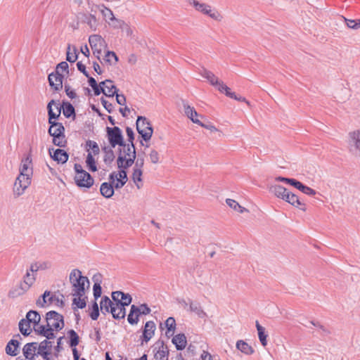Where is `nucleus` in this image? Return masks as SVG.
Returning a JSON list of instances; mask_svg holds the SVG:
<instances>
[{"instance_id":"obj_1","label":"nucleus","mask_w":360,"mask_h":360,"mask_svg":"<svg viewBox=\"0 0 360 360\" xmlns=\"http://www.w3.org/2000/svg\"><path fill=\"white\" fill-rule=\"evenodd\" d=\"M69 281L71 284V295L74 297L72 304L79 309L85 308L87 300L86 292L90 287L88 278L82 276L79 269H75L70 274Z\"/></svg>"},{"instance_id":"obj_2","label":"nucleus","mask_w":360,"mask_h":360,"mask_svg":"<svg viewBox=\"0 0 360 360\" xmlns=\"http://www.w3.org/2000/svg\"><path fill=\"white\" fill-rule=\"evenodd\" d=\"M19 172L20 174L17 176L13 185V194L15 197L22 195L31 184L33 167L30 155H27L21 160Z\"/></svg>"},{"instance_id":"obj_3","label":"nucleus","mask_w":360,"mask_h":360,"mask_svg":"<svg viewBox=\"0 0 360 360\" xmlns=\"http://www.w3.org/2000/svg\"><path fill=\"white\" fill-rule=\"evenodd\" d=\"M46 325L38 326L37 333L51 340L55 338L54 330L58 331L64 327L63 316L55 311H50L46 314Z\"/></svg>"},{"instance_id":"obj_4","label":"nucleus","mask_w":360,"mask_h":360,"mask_svg":"<svg viewBox=\"0 0 360 360\" xmlns=\"http://www.w3.org/2000/svg\"><path fill=\"white\" fill-rule=\"evenodd\" d=\"M200 75L205 79H207L211 85L214 86L221 93H224L226 96L233 98L236 101L245 102L248 105H250L248 101L245 98L237 96L234 92H232L229 87H228L223 82L219 81L212 72L203 69L200 72Z\"/></svg>"},{"instance_id":"obj_5","label":"nucleus","mask_w":360,"mask_h":360,"mask_svg":"<svg viewBox=\"0 0 360 360\" xmlns=\"http://www.w3.org/2000/svg\"><path fill=\"white\" fill-rule=\"evenodd\" d=\"M120 146L117 164L119 169H127L131 167L136 159V150L134 143H124Z\"/></svg>"},{"instance_id":"obj_6","label":"nucleus","mask_w":360,"mask_h":360,"mask_svg":"<svg viewBox=\"0 0 360 360\" xmlns=\"http://www.w3.org/2000/svg\"><path fill=\"white\" fill-rule=\"evenodd\" d=\"M188 5L192 6L196 12L202 15L209 16L210 18L220 22L223 16L221 13L211 5L198 0H185Z\"/></svg>"},{"instance_id":"obj_7","label":"nucleus","mask_w":360,"mask_h":360,"mask_svg":"<svg viewBox=\"0 0 360 360\" xmlns=\"http://www.w3.org/2000/svg\"><path fill=\"white\" fill-rule=\"evenodd\" d=\"M136 129L145 141L151 139L153 129L148 120L143 116H139L136 120Z\"/></svg>"},{"instance_id":"obj_8","label":"nucleus","mask_w":360,"mask_h":360,"mask_svg":"<svg viewBox=\"0 0 360 360\" xmlns=\"http://www.w3.org/2000/svg\"><path fill=\"white\" fill-rule=\"evenodd\" d=\"M347 143L349 153L355 157L360 158V129L348 134Z\"/></svg>"},{"instance_id":"obj_9","label":"nucleus","mask_w":360,"mask_h":360,"mask_svg":"<svg viewBox=\"0 0 360 360\" xmlns=\"http://www.w3.org/2000/svg\"><path fill=\"white\" fill-rule=\"evenodd\" d=\"M89 42L93 50L94 55L100 60L102 49L106 46L105 40L100 35L93 34L89 37Z\"/></svg>"},{"instance_id":"obj_10","label":"nucleus","mask_w":360,"mask_h":360,"mask_svg":"<svg viewBox=\"0 0 360 360\" xmlns=\"http://www.w3.org/2000/svg\"><path fill=\"white\" fill-rule=\"evenodd\" d=\"M107 133L112 148H115L117 145H122L124 142L122 131L118 127H107Z\"/></svg>"},{"instance_id":"obj_11","label":"nucleus","mask_w":360,"mask_h":360,"mask_svg":"<svg viewBox=\"0 0 360 360\" xmlns=\"http://www.w3.org/2000/svg\"><path fill=\"white\" fill-rule=\"evenodd\" d=\"M75 181L79 187L89 188L94 184V180L88 172H80L75 174Z\"/></svg>"},{"instance_id":"obj_12","label":"nucleus","mask_w":360,"mask_h":360,"mask_svg":"<svg viewBox=\"0 0 360 360\" xmlns=\"http://www.w3.org/2000/svg\"><path fill=\"white\" fill-rule=\"evenodd\" d=\"M48 114H49V122L51 125L52 124H59V122H56L53 121V120L56 119L60 115L61 107L59 103L55 102V101L51 100L47 106Z\"/></svg>"},{"instance_id":"obj_13","label":"nucleus","mask_w":360,"mask_h":360,"mask_svg":"<svg viewBox=\"0 0 360 360\" xmlns=\"http://www.w3.org/2000/svg\"><path fill=\"white\" fill-rule=\"evenodd\" d=\"M38 342H30L24 345L22 348V354L25 359L33 360L37 356Z\"/></svg>"},{"instance_id":"obj_14","label":"nucleus","mask_w":360,"mask_h":360,"mask_svg":"<svg viewBox=\"0 0 360 360\" xmlns=\"http://www.w3.org/2000/svg\"><path fill=\"white\" fill-rule=\"evenodd\" d=\"M182 105L184 110L185 115L189 118L193 123L199 124L200 120L197 118L198 116V112L193 107H191L185 101H182Z\"/></svg>"},{"instance_id":"obj_15","label":"nucleus","mask_w":360,"mask_h":360,"mask_svg":"<svg viewBox=\"0 0 360 360\" xmlns=\"http://www.w3.org/2000/svg\"><path fill=\"white\" fill-rule=\"evenodd\" d=\"M63 76L61 74L51 73L49 77V84L56 91H59L63 87Z\"/></svg>"},{"instance_id":"obj_16","label":"nucleus","mask_w":360,"mask_h":360,"mask_svg":"<svg viewBox=\"0 0 360 360\" xmlns=\"http://www.w3.org/2000/svg\"><path fill=\"white\" fill-rule=\"evenodd\" d=\"M53 153L51 152V150H49V154L51 158L56 161L58 163L64 164L68 160V154L62 149H56L53 150Z\"/></svg>"},{"instance_id":"obj_17","label":"nucleus","mask_w":360,"mask_h":360,"mask_svg":"<svg viewBox=\"0 0 360 360\" xmlns=\"http://www.w3.org/2000/svg\"><path fill=\"white\" fill-rule=\"evenodd\" d=\"M283 200L288 202L294 207H300L301 210H305L304 204L301 202L298 196L290 192L289 191H288L285 196Z\"/></svg>"},{"instance_id":"obj_18","label":"nucleus","mask_w":360,"mask_h":360,"mask_svg":"<svg viewBox=\"0 0 360 360\" xmlns=\"http://www.w3.org/2000/svg\"><path fill=\"white\" fill-rule=\"evenodd\" d=\"M155 324L153 321H147L143 331V342H148L154 335Z\"/></svg>"},{"instance_id":"obj_19","label":"nucleus","mask_w":360,"mask_h":360,"mask_svg":"<svg viewBox=\"0 0 360 360\" xmlns=\"http://www.w3.org/2000/svg\"><path fill=\"white\" fill-rule=\"evenodd\" d=\"M25 319L32 325V327L37 333V327L41 326L39 324L41 321L39 314L37 311L30 310L27 313Z\"/></svg>"},{"instance_id":"obj_20","label":"nucleus","mask_w":360,"mask_h":360,"mask_svg":"<svg viewBox=\"0 0 360 360\" xmlns=\"http://www.w3.org/2000/svg\"><path fill=\"white\" fill-rule=\"evenodd\" d=\"M19 346L20 342L18 340H11L6 347V353L10 356H16L19 352Z\"/></svg>"},{"instance_id":"obj_21","label":"nucleus","mask_w":360,"mask_h":360,"mask_svg":"<svg viewBox=\"0 0 360 360\" xmlns=\"http://www.w3.org/2000/svg\"><path fill=\"white\" fill-rule=\"evenodd\" d=\"M112 306L111 314L115 319H124L126 316L125 307L120 306V303H114Z\"/></svg>"},{"instance_id":"obj_22","label":"nucleus","mask_w":360,"mask_h":360,"mask_svg":"<svg viewBox=\"0 0 360 360\" xmlns=\"http://www.w3.org/2000/svg\"><path fill=\"white\" fill-rule=\"evenodd\" d=\"M114 302L108 297L103 296L100 302V307L103 314L111 313Z\"/></svg>"},{"instance_id":"obj_23","label":"nucleus","mask_w":360,"mask_h":360,"mask_svg":"<svg viewBox=\"0 0 360 360\" xmlns=\"http://www.w3.org/2000/svg\"><path fill=\"white\" fill-rule=\"evenodd\" d=\"M168 354L167 347L165 346L163 342H161L155 352L154 357L157 360H167Z\"/></svg>"},{"instance_id":"obj_24","label":"nucleus","mask_w":360,"mask_h":360,"mask_svg":"<svg viewBox=\"0 0 360 360\" xmlns=\"http://www.w3.org/2000/svg\"><path fill=\"white\" fill-rule=\"evenodd\" d=\"M269 191L276 197L283 200L288 192V189L281 185H272L269 188Z\"/></svg>"},{"instance_id":"obj_25","label":"nucleus","mask_w":360,"mask_h":360,"mask_svg":"<svg viewBox=\"0 0 360 360\" xmlns=\"http://www.w3.org/2000/svg\"><path fill=\"white\" fill-rule=\"evenodd\" d=\"M18 326L20 333L24 336L29 335L32 331V325L25 318L20 321Z\"/></svg>"},{"instance_id":"obj_26","label":"nucleus","mask_w":360,"mask_h":360,"mask_svg":"<svg viewBox=\"0 0 360 360\" xmlns=\"http://www.w3.org/2000/svg\"><path fill=\"white\" fill-rule=\"evenodd\" d=\"M172 342L175 345L176 349L182 350L186 345V338L184 334L181 333L172 338Z\"/></svg>"},{"instance_id":"obj_27","label":"nucleus","mask_w":360,"mask_h":360,"mask_svg":"<svg viewBox=\"0 0 360 360\" xmlns=\"http://www.w3.org/2000/svg\"><path fill=\"white\" fill-rule=\"evenodd\" d=\"M100 192L101 194L106 198L112 197L114 194V188L112 184L107 182L103 183L100 187Z\"/></svg>"},{"instance_id":"obj_28","label":"nucleus","mask_w":360,"mask_h":360,"mask_svg":"<svg viewBox=\"0 0 360 360\" xmlns=\"http://www.w3.org/2000/svg\"><path fill=\"white\" fill-rule=\"evenodd\" d=\"M236 348L246 355L252 354L255 352L254 349L243 340L237 341Z\"/></svg>"},{"instance_id":"obj_29","label":"nucleus","mask_w":360,"mask_h":360,"mask_svg":"<svg viewBox=\"0 0 360 360\" xmlns=\"http://www.w3.org/2000/svg\"><path fill=\"white\" fill-rule=\"evenodd\" d=\"M53 295L50 291L46 290L44 293L39 297L37 302L36 304L39 307H45L46 306H49L51 304H49V297Z\"/></svg>"},{"instance_id":"obj_30","label":"nucleus","mask_w":360,"mask_h":360,"mask_svg":"<svg viewBox=\"0 0 360 360\" xmlns=\"http://www.w3.org/2000/svg\"><path fill=\"white\" fill-rule=\"evenodd\" d=\"M139 317L138 307L134 304L131 305V310L127 318L128 322L131 325L137 324L139 322Z\"/></svg>"},{"instance_id":"obj_31","label":"nucleus","mask_w":360,"mask_h":360,"mask_svg":"<svg viewBox=\"0 0 360 360\" xmlns=\"http://www.w3.org/2000/svg\"><path fill=\"white\" fill-rule=\"evenodd\" d=\"M65 128L60 123L59 124H52L49 129V134L53 137H56L58 135L63 134Z\"/></svg>"},{"instance_id":"obj_32","label":"nucleus","mask_w":360,"mask_h":360,"mask_svg":"<svg viewBox=\"0 0 360 360\" xmlns=\"http://www.w3.org/2000/svg\"><path fill=\"white\" fill-rule=\"evenodd\" d=\"M142 170L140 168H134L132 179L138 189L142 186Z\"/></svg>"},{"instance_id":"obj_33","label":"nucleus","mask_w":360,"mask_h":360,"mask_svg":"<svg viewBox=\"0 0 360 360\" xmlns=\"http://www.w3.org/2000/svg\"><path fill=\"white\" fill-rule=\"evenodd\" d=\"M189 308L191 311L195 313L200 318L203 319L207 316L199 303L191 302Z\"/></svg>"},{"instance_id":"obj_34","label":"nucleus","mask_w":360,"mask_h":360,"mask_svg":"<svg viewBox=\"0 0 360 360\" xmlns=\"http://www.w3.org/2000/svg\"><path fill=\"white\" fill-rule=\"evenodd\" d=\"M256 328L258 332V337L262 345L264 347L266 346L267 335L265 334V328L263 326H262L257 321H256Z\"/></svg>"},{"instance_id":"obj_35","label":"nucleus","mask_w":360,"mask_h":360,"mask_svg":"<svg viewBox=\"0 0 360 360\" xmlns=\"http://www.w3.org/2000/svg\"><path fill=\"white\" fill-rule=\"evenodd\" d=\"M101 277V275H95L94 276V280L95 281V283L93 286V291H94V296L95 300H96L98 297H101L102 293V289L101 286V283L99 282V278Z\"/></svg>"},{"instance_id":"obj_36","label":"nucleus","mask_w":360,"mask_h":360,"mask_svg":"<svg viewBox=\"0 0 360 360\" xmlns=\"http://www.w3.org/2000/svg\"><path fill=\"white\" fill-rule=\"evenodd\" d=\"M77 48L75 46H71L70 44L67 49V57L66 59L70 63H74L77 59Z\"/></svg>"},{"instance_id":"obj_37","label":"nucleus","mask_w":360,"mask_h":360,"mask_svg":"<svg viewBox=\"0 0 360 360\" xmlns=\"http://www.w3.org/2000/svg\"><path fill=\"white\" fill-rule=\"evenodd\" d=\"M165 326L167 328L166 332V335L167 336L173 335L175 327H176V321L173 317H169L165 321Z\"/></svg>"},{"instance_id":"obj_38","label":"nucleus","mask_w":360,"mask_h":360,"mask_svg":"<svg viewBox=\"0 0 360 360\" xmlns=\"http://www.w3.org/2000/svg\"><path fill=\"white\" fill-rule=\"evenodd\" d=\"M84 21L93 30H95L97 27V20L94 14L84 15Z\"/></svg>"},{"instance_id":"obj_39","label":"nucleus","mask_w":360,"mask_h":360,"mask_svg":"<svg viewBox=\"0 0 360 360\" xmlns=\"http://www.w3.org/2000/svg\"><path fill=\"white\" fill-rule=\"evenodd\" d=\"M104 152H105V155H104L103 160H104L105 163L109 165L115 159L114 152L112 150V148H109V147H105Z\"/></svg>"},{"instance_id":"obj_40","label":"nucleus","mask_w":360,"mask_h":360,"mask_svg":"<svg viewBox=\"0 0 360 360\" xmlns=\"http://www.w3.org/2000/svg\"><path fill=\"white\" fill-rule=\"evenodd\" d=\"M226 204L234 210L238 211L240 213L248 212V210L240 206L236 200L232 199H226Z\"/></svg>"},{"instance_id":"obj_41","label":"nucleus","mask_w":360,"mask_h":360,"mask_svg":"<svg viewBox=\"0 0 360 360\" xmlns=\"http://www.w3.org/2000/svg\"><path fill=\"white\" fill-rule=\"evenodd\" d=\"M104 60L111 65L116 63L118 60V58L115 52L108 51L105 55Z\"/></svg>"},{"instance_id":"obj_42","label":"nucleus","mask_w":360,"mask_h":360,"mask_svg":"<svg viewBox=\"0 0 360 360\" xmlns=\"http://www.w3.org/2000/svg\"><path fill=\"white\" fill-rule=\"evenodd\" d=\"M86 165L89 167V169L91 172L97 171V167L96 165L95 160L91 154V153H89L86 160Z\"/></svg>"},{"instance_id":"obj_43","label":"nucleus","mask_w":360,"mask_h":360,"mask_svg":"<svg viewBox=\"0 0 360 360\" xmlns=\"http://www.w3.org/2000/svg\"><path fill=\"white\" fill-rule=\"evenodd\" d=\"M67 141L65 139V134L58 135L56 137H53V143L59 147H65Z\"/></svg>"},{"instance_id":"obj_44","label":"nucleus","mask_w":360,"mask_h":360,"mask_svg":"<svg viewBox=\"0 0 360 360\" xmlns=\"http://www.w3.org/2000/svg\"><path fill=\"white\" fill-rule=\"evenodd\" d=\"M70 336V345L72 347H75L79 344V336L74 330H70L68 332Z\"/></svg>"},{"instance_id":"obj_45","label":"nucleus","mask_w":360,"mask_h":360,"mask_svg":"<svg viewBox=\"0 0 360 360\" xmlns=\"http://www.w3.org/2000/svg\"><path fill=\"white\" fill-rule=\"evenodd\" d=\"M36 281V276L34 274L30 273L29 271H27L25 275L23 276V283L32 287L34 283Z\"/></svg>"},{"instance_id":"obj_46","label":"nucleus","mask_w":360,"mask_h":360,"mask_svg":"<svg viewBox=\"0 0 360 360\" xmlns=\"http://www.w3.org/2000/svg\"><path fill=\"white\" fill-rule=\"evenodd\" d=\"M100 8H101V14L106 20H108L109 22H112L113 20H115V17L110 9L105 7L104 6L103 7Z\"/></svg>"},{"instance_id":"obj_47","label":"nucleus","mask_w":360,"mask_h":360,"mask_svg":"<svg viewBox=\"0 0 360 360\" xmlns=\"http://www.w3.org/2000/svg\"><path fill=\"white\" fill-rule=\"evenodd\" d=\"M47 340H44L41 342L39 344L38 343V351L37 352H44V351H51L52 347V343L51 341Z\"/></svg>"},{"instance_id":"obj_48","label":"nucleus","mask_w":360,"mask_h":360,"mask_svg":"<svg viewBox=\"0 0 360 360\" xmlns=\"http://www.w3.org/2000/svg\"><path fill=\"white\" fill-rule=\"evenodd\" d=\"M63 113L65 117H70L75 115V108L70 103H65L63 106Z\"/></svg>"},{"instance_id":"obj_49","label":"nucleus","mask_w":360,"mask_h":360,"mask_svg":"<svg viewBox=\"0 0 360 360\" xmlns=\"http://www.w3.org/2000/svg\"><path fill=\"white\" fill-rule=\"evenodd\" d=\"M105 92L106 94L105 96L108 97H113L115 94H117V89L112 83H110L106 86Z\"/></svg>"},{"instance_id":"obj_50","label":"nucleus","mask_w":360,"mask_h":360,"mask_svg":"<svg viewBox=\"0 0 360 360\" xmlns=\"http://www.w3.org/2000/svg\"><path fill=\"white\" fill-rule=\"evenodd\" d=\"M344 20L345 21L347 26L349 28L353 30H358L360 27V20H349L347 19L346 18H344Z\"/></svg>"},{"instance_id":"obj_51","label":"nucleus","mask_w":360,"mask_h":360,"mask_svg":"<svg viewBox=\"0 0 360 360\" xmlns=\"http://www.w3.org/2000/svg\"><path fill=\"white\" fill-rule=\"evenodd\" d=\"M25 293L22 292V290L17 285L14 288H13L8 292V297L11 298H15L18 297H20Z\"/></svg>"},{"instance_id":"obj_52","label":"nucleus","mask_w":360,"mask_h":360,"mask_svg":"<svg viewBox=\"0 0 360 360\" xmlns=\"http://www.w3.org/2000/svg\"><path fill=\"white\" fill-rule=\"evenodd\" d=\"M86 146L92 150L94 155H97L99 153L100 149L96 142L89 140L86 141Z\"/></svg>"},{"instance_id":"obj_53","label":"nucleus","mask_w":360,"mask_h":360,"mask_svg":"<svg viewBox=\"0 0 360 360\" xmlns=\"http://www.w3.org/2000/svg\"><path fill=\"white\" fill-rule=\"evenodd\" d=\"M49 304H52L58 307H63L64 305V302L62 298L53 295L49 297Z\"/></svg>"},{"instance_id":"obj_54","label":"nucleus","mask_w":360,"mask_h":360,"mask_svg":"<svg viewBox=\"0 0 360 360\" xmlns=\"http://www.w3.org/2000/svg\"><path fill=\"white\" fill-rule=\"evenodd\" d=\"M90 316L94 321L97 320L99 316V308L96 301L92 304V311L90 313Z\"/></svg>"},{"instance_id":"obj_55","label":"nucleus","mask_w":360,"mask_h":360,"mask_svg":"<svg viewBox=\"0 0 360 360\" xmlns=\"http://www.w3.org/2000/svg\"><path fill=\"white\" fill-rule=\"evenodd\" d=\"M112 299L114 303H120L122 300L120 297L124 296V293L121 291H115L112 292Z\"/></svg>"},{"instance_id":"obj_56","label":"nucleus","mask_w":360,"mask_h":360,"mask_svg":"<svg viewBox=\"0 0 360 360\" xmlns=\"http://www.w3.org/2000/svg\"><path fill=\"white\" fill-rule=\"evenodd\" d=\"M122 300L120 302V306L126 307L131 304L132 298L129 294L124 293V296L120 297Z\"/></svg>"},{"instance_id":"obj_57","label":"nucleus","mask_w":360,"mask_h":360,"mask_svg":"<svg viewBox=\"0 0 360 360\" xmlns=\"http://www.w3.org/2000/svg\"><path fill=\"white\" fill-rule=\"evenodd\" d=\"M150 309L146 304H143L140 305L139 307H138L139 316H140L141 314L147 315V314H150Z\"/></svg>"},{"instance_id":"obj_58","label":"nucleus","mask_w":360,"mask_h":360,"mask_svg":"<svg viewBox=\"0 0 360 360\" xmlns=\"http://www.w3.org/2000/svg\"><path fill=\"white\" fill-rule=\"evenodd\" d=\"M112 27L115 28H120L124 29V26L125 25V22L124 20L117 19L115 18V20H113L112 22H108Z\"/></svg>"},{"instance_id":"obj_59","label":"nucleus","mask_w":360,"mask_h":360,"mask_svg":"<svg viewBox=\"0 0 360 360\" xmlns=\"http://www.w3.org/2000/svg\"><path fill=\"white\" fill-rule=\"evenodd\" d=\"M149 158L152 163L157 164L159 162V153L155 150H151Z\"/></svg>"},{"instance_id":"obj_60","label":"nucleus","mask_w":360,"mask_h":360,"mask_svg":"<svg viewBox=\"0 0 360 360\" xmlns=\"http://www.w3.org/2000/svg\"><path fill=\"white\" fill-rule=\"evenodd\" d=\"M68 64L65 61H63L58 64L56 70V72L58 74H60V72L68 71Z\"/></svg>"},{"instance_id":"obj_61","label":"nucleus","mask_w":360,"mask_h":360,"mask_svg":"<svg viewBox=\"0 0 360 360\" xmlns=\"http://www.w3.org/2000/svg\"><path fill=\"white\" fill-rule=\"evenodd\" d=\"M101 103L103 105V107L105 108V109L109 113H111L114 110V107H113L112 104L109 103L108 101H106L103 98H101Z\"/></svg>"},{"instance_id":"obj_62","label":"nucleus","mask_w":360,"mask_h":360,"mask_svg":"<svg viewBox=\"0 0 360 360\" xmlns=\"http://www.w3.org/2000/svg\"><path fill=\"white\" fill-rule=\"evenodd\" d=\"M120 170L118 172V179L120 180H121L123 182H125L127 183V172H126V169H120Z\"/></svg>"},{"instance_id":"obj_63","label":"nucleus","mask_w":360,"mask_h":360,"mask_svg":"<svg viewBox=\"0 0 360 360\" xmlns=\"http://www.w3.org/2000/svg\"><path fill=\"white\" fill-rule=\"evenodd\" d=\"M65 91L66 92L67 96L70 98L73 99V98H76V96H77L76 93L75 92L74 90L71 89L70 86L65 85Z\"/></svg>"},{"instance_id":"obj_64","label":"nucleus","mask_w":360,"mask_h":360,"mask_svg":"<svg viewBox=\"0 0 360 360\" xmlns=\"http://www.w3.org/2000/svg\"><path fill=\"white\" fill-rule=\"evenodd\" d=\"M126 133H127V136H128V141L129 142V143H133V141L134 139V134L133 129L131 128L127 127L126 129Z\"/></svg>"}]
</instances>
